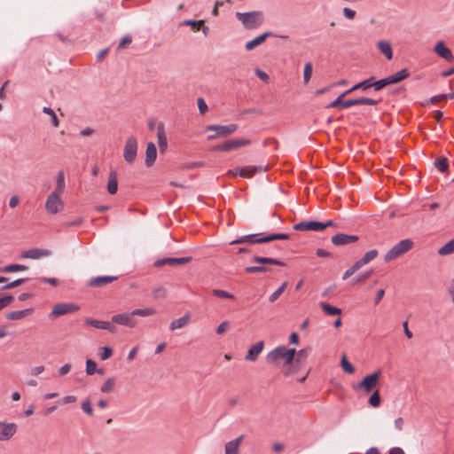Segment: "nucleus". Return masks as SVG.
<instances>
[{
    "instance_id": "f257e3e1",
    "label": "nucleus",
    "mask_w": 454,
    "mask_h": 454,
    "mask_svg": "<svg viewBox=\"0 0 454 454\" xmlns=\"http://www.w3.org/2000/svg\"><path fill=\"white\" fill-rule=\"evenodd\" d=\"M296 350L294 348H287L286 346H278L270 351L266 356L268 363H275L279 359L284 360L285 366L284 374L289 376L293 373L291 364L294 361Z\"/></svg>"
},
{
    "instance_id": "f03ea898",
    "label": "nucleus",
    "mask_w": 454,
    "mask_h": 454,
    "mask_svg": "<svg viewBox=\"0 0 454 454\" xmlns=\"http://www.w3.org/2000/svg\"><path fill=\"white\" fill-rule=\"evenodd\" d=\"M236 18L247 29H254L262 24V14L259 12H236Z\"/></svg>"
},
{
    "instance_id": "7ed1b4c3",
    "label": "nucleus",
    "mask_w": 454,
    "mask_h": 454,
    "mask_svg": "<svg viewBox=\"0 0 454 454\" xmlns=\"http://www.w3.org/2000/svg\"><path fill=\"white\" fill-rule=\"evenodd\" d=\"M381 376L380 371H376L371 374L366 375L360 382L353 385V389L355 391L362 390L365 394H369L373 391V389L378 385L379 380Z\"/></svg>"
},
{
    "instance_id": "20e7f679",
    "label": "nucleus",
    "mask_w": 454,
    "mask_h": 454,
    "mask_svg": "<svg viewBox=\"0 0 454 454\" xmlns=\"http://www.w3.org/2000/svg\"><path fill=\"white\" fill-rule=\"evenodd\" d=\"M330 226H336L333 220H328L325 223L318 221H302L294 224V229L298 231H322Z\"/></svg>"
},
{
    "instance_id": "39448f33",
    "label": "nucleus",
    "mask_w": 454,
    "mask_h": 454,
    "mask_svg": "<svg viewBox=\"0 0 454 454\" xmlns=\"http://www.w3.org/2000/svg\"><path fill=\"white\" fill-rule=\"evenodd\" d=\"M413 247V242L410 239H405L395 245L387 253L385 254L384 261L389 262L397 257L403 255Z\"/></svg>"
},
{
    "instance_id": "423d86ee",
    "label": "nucleus",
    "mask_w": 454,
    "mask_h": 454,
    "mask_svg": "<svg viewBox=\"0 0 454 454\" xmlns=\"http://www.w3.org/2000/svg\"><path fill=\"white\" fill-rule=\"evenodd\" d=\"M61 193L51 192L45 201V209L50 215H56L61 212L65 204L60 197Z\"/></svg>"
},
{
    "instance_id": "0eeeda50",
    "label": "nucleus",
    "mask_w": 454,
    "mask_h": 454,
    "mask_svg": "<svg viewBox=\"0 0 454 454\" xmlns=\"http://www.w3.org/2000/svg\"><path fill=\"white\" fill-rule=\"evenodd\" d=\"M237 129L238 125L234 123L228 125H208L206 127V130L216 132L215 135H209L207 140H214L217 137H225L234 133Z\"/></svg>"
},
{
    "instance_id": "6e6552de",
    "label": "nucleus",
    "mask_w": 454,
    "mask_h": 454,
    "mask_svg": "<svg viewBox=\"0 0 454 454\" xmlns=\"http://www.w3.org/2000/svg\"><path fill=\"white\" fill-rule=\"evenodd\" d=\"M138 150L137 140L134 137H129L126 139L124 150H123V158L125 161L129 164H132L137 159Z\"/></svg>"
},
{
    "instance_id": "1a4fd4ad",
    "label": "nucleus",
    "mask_w": 454,
    "mask_h": 454,
    "mask_svg": "<svg viewBox=\"0 0 454 454\" xmlns=\"http://www.w3.org/2000/svg\"><path fill=\"white\" fill-rule=\"evenodd\" d=\"M250 143H251V141L249 139L234 138V139L227 140V141L223 142V144H220V145L215 146L214 150L228 152V151H232V150L238 149L239 147L247 146V145H250Z\"/></svg>"
},
{
    "instance_id": "9d476101",
    "label": "nucleus",
    "mask_w": 454,
    "mask_h": 454,
    "mask_svg": "<svg viewBox=\"0 0 454 454\" xmlns=\"http://www.w3.org/2000/svg\"><path fill=\"white\" fill-rule=\"evenodd\" d=\"M262 171H266V168H263L262 166H246L230 170L229 175L233 176H240L242 177L249 178L253 176L256 172Z\"/></svg>"
},
{
    "instance_id": "9b49d317",
    "label": "nucleus",
    "mask_w": 454,
    "mask_h": 454,
    "mask_svg": "<svg viewBox=\"0 0 454 454\" xmlns=\"http://www.w3.org/2000/svg\"><path fill=\"white\" fill-rule=\"evenodd\" d=\"M134 317L132 311L130 313L117 314L112 317V322L120 325L134 328L137 325V320Z\"/></svg>"
},
{
    "instance_id": "f8f14e48",
    "label": "nucleus",
    "mask_w": 454,
    "mask_h": 454,
    "mask_svg": "<svg viewBox=\"0 0 454 454\" xmlns=\"http://www.w3.org/2000/svg\"><path fill=\"white\" fill-rule=\"evenodd\" d=\"M79 309L80 307L74 303H58L53 307L51 315L55 317H60L69 313L75 312L79 310Z\"/></svg>"
},
{
    "instance_id": "ddd939ff",
    "label": "nucleus",
    "mask_w": 454,
    "mask_h": 454,
    "mask_svg": "<svg viewBox=\"0 0 454 454\" xmlns=\"http://www.w3.org/2000/svg\"><path fill=\"white\" fill-rule=\"evenodd\" d=\"M0 428V442L9 441L18 431V426L13 422H4Z\"/></svg>"
},
{
    "instance_id": "4468645a",
    "label": "nucleus",
    "mask_w": 454,
    "mask_h": 454,
    "mask_svg": "<svg viewBox=\"0 0 454 454\" xmlns=\"http://www.w3.org/2000/svg\"><path fill=\"white\" fill-rule=\"evenodd\" d=\"M434 53L448 62L453 61V54L451 51L445 45L444 42L439 41L434 47Z\"/></svg>"
},
{
    "instance_id": "2eb2a0df",
    "label": "nucleus",
    "mask_w": 454,
    "mask_h": 454,
    "mask_svg": "<svg viewBox=\"0 0 454 454\" xmlns=\"http://www.w3.org/2000/svg\"><path fill=\"white\" fill-rule=\"evenodd\" d=\"M190 258L189 257H180V258H174V257H168V258H162V259H158L154 262V266L155 267H162V266H165V265H171V266H174V265H181V264H185L187 262H190Z\"/></svg>"
},
{
    "instance_id": "dca6fc26",
    "label": "nucleus",
    "mask_w": 454,
    "mask_h": 454,
    "mask_svg": "<svg viewBox=\"0 0 454 454\" xmlns=\"http://www.w3.org/2000/svg\"><path fill=\"white\" fill-rule=\"evenodd\" d=\"M157 142L160 147V152L164 153L168 148V139L163 122H160L157 125Z\"/></svg>"
},
{
    "instance_id": "f3484780",
    "label": "nucleus",
    "mask_w": 454,
    "mask_h": 454,
    "mask_svg": "<svg viewBox=\"0 0 454 454\" xmlns=\"http://www.w3.org/2000/svg\"><path fill=\"white\" fill-rule=\"evenodd\" d=\"M263 347H264L263 340H260V341L256 342L255 344H254L253 346H251L249 348V349L247 350V352L245 356V359L247 361H251V362L256 361L259 355L262 352Z\"/></svg>"
},
{
    "instance_id": "a211bd4d",
    "label": "nucleus",
    "mask_w": 454,
    "mask_h": 454,
    "mask_svg": "<svg viewBox=\"0 0 454 454\" xmlns=\"http://www.w3.org/2000/svg\"><path fill=\"white\" fill-rule=\"evenodd\" d=\"M157 158V148L154 143L148 142L146 145L145 165L147 168L152 167Z\"/></svg>"
},
{
    "instance_id": "6ab92c4d",
    "label": "nucleus",
    "mask_w": 454,
    "mask_h": 454,
    "mask_svg": "<svg viewBox=\"0 0 454 454\" xmlns=\"http://www.w3.org/2000/svg\"><path fill=\"white\" fill-rule=\"evenodd\" d=\"M358 237L356 235H348L344 233H339L332 237V242L335 246H343L356 242Z\"/></svg>"
},
{
    "instance_id": "aec40b11",
    "label": "nucleus",
    "mask_w": 454,
    "mask_h": 454,
    "mask_svg": "<svg viewBox=\"0 0 454 454\" xmlns=\"http://www.w3.org/2000/svg\"><path fill=\"white\" fill-rule=\"evenodd\" d=\"M51 251L48 249L43 248H32L29 250H27L21 254L22 258H28V259H40L42 257H47L51 255Z\"/></svg>"
},
{
    "instance_id": "412c9836",
    "label": "nucleus",
    "mask_w": 454,
    "mask_h": 454,
    "mask_svg": "<svg viewBox=\"0 0 454 454\" xmlns=\"http://www.w3.org/2000/svg\"><path fill=\"white\" fill-rule=\"evenodd\" d=\"M85 323H86V325L95 327L97 329L107 330L111 333L115 332V327L111 325V323L106 322V321L87 318L85 320Z\"/></svg>"
},
{
    "instance_id": "4be33fe9",
    "label": "nucleus",
    "mask_w": 454,
    "mask_h": 454,
    "mask_svg": "<svg viewBox=\"0 0 454 454\" xmlns=\"http://www.w3.org/2000/svg\"><path fill=\"white\" fill-rule=\"evenodd\" d=\"M262 239H263V237L257 239L255 234H249V235H245V236L239 237V239L231 241V244L247 243L250 245H254V244L266 243V241H262Z\"/></svg>"
},
{
    "instance_id": "5701e85b",
    "label": "nucleus",
    "mask_w": 454,
    "mask_h": 454,
    "mask_svg": "<svg viewBox=\"0 0 454 454\" xmlns=\"http://www.w3.org/2000/svg\"><path fill=\"white\" fill-rule=\"evenodd\" d=\"M270 35H271L270 32H265V33L256 36L255 38H254L253 40H251L246 43V45H245L246 50L252 51L255 47H257V46L261 45L262 43H264L265 40Z\"/></svg>"
},
{
    "instance_id": "b1692460",
    "label": "nucleus",
    "mask_w": 454,
    "mask_h": 454,
    "mask_svg": "<svg viewBox=\"0 0 454 454\" xmlns=\"http://www.w3.org/2000/svg\"><path fill=\"white\" fill-rule=\"evenodd\" d=\"M190 319H191V314H190V312H187L185 315H184L180 318L173 320L169 325V328L171 331H176V330L181 329L189 324Z\"/></svg>"
},
{
    "instance_id": "393cba45",
    "label": "nucleus",
    "mask_w": 454,
    "mask_h": 454,
    "mask_svg": "<svg viewBox=\"0 0 454 454\" xmlns=\"http://www.w3.org/2000/svg\"><path fill=\"white\" fill-rule=\"evenodd\" d=\"M118 190V180H117V172L114 169H111L109 173L108 182H107V192L110 194H115Z\"/></svg>"
},
{
    "instance_id": "a878e982",
    "label": "nucleus",
    "mask_w": 454,
    "mask_h": 454,
    "mask_svg": "<svg viewBox=\"0 0 454 454\" xmlns=\"http://www.w3.org/2000/svg\"><path fill=\"white\" fill-rule=\"evenodd\" d=\"M243 438H244V436L240 435L237 439L228 442L225 444V448H224L225 454H239V445H240Z\"/></svg>"
},
{
    "instance_id": "bb28decb",
    "label": "nucleus",
    "mask_w": 454,
    "mask_h": 454,
    "mask_svg": "<svg viewBox=\"0 0 454 454\" xmlns=\"http://www.w3.org/2000/svg\"><path fill=\"white\" fill-rule=\"evenodd\" d=\"M117 278L113 276H100L90 279L89 285L91 286H103L113 282Z\"/></svg>"
},
{
    "instance_id": "cd10ccee",
    "label": "nucleus",
    "mask_w": 454,
    "mask_h": 454,
    "mask_svg": "<svg viewBox=\"0 0 454 454\" xmlns=\"http://www.w3.org/2000/svg\"><path fill=\"white\" fill-rule=\"evenodd\" d=\"M379 51L388 59L393 58V50L391 44L387 41H380L377 43Z\"/></svg>"
},
{
    "instance_id": "c85d7f7f",
    "label": "nucleus",
    "mask_w": 454,
    "mask_h": 454,
    "mask_svg": "<svg viewBox=\"0 0 454 454\" xmlns=\"http://www.w3.org/2000/svg\"><path fill=\"white\" fill-rule=\"evenodd\" d=\"M33 312V309H25L21 310L11 311L6 315L9 320H20Z\"/></svg>"
},
{
    "instance_id": "c756f323",
    "label": "nucleus",
    "mask_w": 454,
    "mask_h": 454,
    "mask_svg": "<svg viewBox=\"0 0 454 454\" xmlns=\"http://www.w3.org/2000/svg\"><path fill=\"white\" fill-rule=\"evenodd\" d=\"M253 261L254 262L260 263V264H271V265H278L283 266L284 262L278 259L274 258H269V257H262V256H254L253 258Z\"/></svg>"
},
{
    "instance_id": "7c9ffc66",
    "label": "nucleus",
    "mask_w": 454,
    "mask_h": 454,
    "mask_svg": "<svg viewBox=\"0 0 454 454\" xmlns=\"http://www.w3.org/2000/svg\"><path fill=\"white\" fill-rule=\"evenodd\" d=\"M65 174L63 171H59L57 176L56 187L53 192L62 194L65 192Z\"/></svg>"
},
{
    "instance_id": "2f4dec72",
    "label": "nucleus",
    "mask_w": 454,
    "mask_h": 454,
    "mask_svg": "<svg viewBox=\"0 0 454 454\" xmlns=\"http://www.w3.org/2000/svg\"><path fill=\"white\" fill-rule=\"evenodd\" d=\"M322 310L328 316H340L341 309L333 307L328 303L322 302L320 304Z\"/></svg>"
},
{
    "instance_id": "473e14b6",
    "label": "nucleus",
    "mask_w": 454,
    "mask_h": 454,
    "mask_svg": "<svg viewBox=\"0 0 454 454\" xmlns=\"http://www.w3.org/2000/svg\"><path fill=\"white\" fill-rule=\"evenodd\" d=\"M454 253V239L448 241L438 249V254L442 256L450 255Z\"/></svg>"
},
{
    "instance_id": "72a5a7b5",
    "label": "nucleus",
    "mask_w": 454,
    "mask_h": 454,
    "mask_svg": "<svg viewBox=\"0 0 454 454\" xmlns=\"http://www.w3.org/2000/svg\"><path fill=\"white\" fill-rule=\"evenodd\" d=\"M378 256V251L376 249L370 250L366 252L364 256L358 260V262L363 265L368 264L370 262L374 260Z\"/></svg>"
},
{
    "instance_id": "f704fd0d",
    "label": "nucleus",
    "mask_w": 454,
    "mask_h": 454,
    "mask_svg": "<svg viewBox=\"0 0 454 454\" xmlns=\"http://www.w3.org/2000/svg\"><path fill=\"white\" fill-rule=\"evenodd\" d=\"M27 269V266L22 264H9L4 267H0V272L8 273V272H15L26 270Z\"/></svg>"
},
{
    "instance_id": "c9c22d12",
    "label": "nucleus",
    "mask_w": 454,
    "mask_h": 454,
    "mask_svg": "<svg viewBox=\"0 0 454 454\" xmlns=\"http://www.w3.org/2000/svg\"><path fill=\"white\" fill-rule=\"evenodd\" d=\"M372 80H373V77H371L367 80H364L356 85H354L351 89L348 90L349 92L351 91H354V90H367L371 87H372Z\"/></svg>"
},
{
    "instance_id": "e433bc0d",
    "label": "nucleus",
    "mask_w": 454,
    "mask_h": 454,
    "mask_svg": "<svg viewBox=\"0 0 454 454\" xmlns=\"http://www.w3.org/2000/svg\"><path fill=\"white\" fill-rule=\"evenodd\" d=\"M156 313V310L153 308L136 309L132 310V315L139 317H149Z\"/></svg>"
},
{
    "instance_id": "4c0bfd02",
    "label": "nucleus",
    "mask_w": 454,
    "mask_h": 454,
    "mask_svg": "<svg viewBox=\"0 0 454 454\" xmlns=\"http://www.w3.org/2000/svg\"><path fill=\"white\" fill-rule=\"evenodd\" d=\"M363 265L356 261L349 269H348L342 275V279L346 280L354 275L359 269H361Z\"/></svg>"
},
{
    "instance_id": "58836bf2",
    "label": "nucleus",
    "mask_w": 454,
    "mask_h": 454,
    "mask_svg": "<svg viewBox=\"0 0 454 454\" xmlns=\"http://www.w3.org/2000/svg\"><path fill=\"white\" fill-rule=\"evenodd\" d=\"M96 372L102 374L103 370H97V364L92 359H88L86 361V372L88 375H93Z\"/></svg>"
},
{
    "instance_id": "ea45409f",
    "label": "nucleus",
    "mask_w": 454,
    "mask_h": 454,
    "mask_svg": "<svg viewBox=\"0 0 454 454\" xmlns=\"http://www.w3.org/2000/svg\"><path fill=\"white\" fill-rule=\"evenodd\" d=\"M204 21L202 20H185L182 22L181 25L191 27L194 31H200L201 25H203Z\"/></svg>"
},
{
    "instance_id": "a19ab883",
    "label": "nucleus",
    "mask_w": 454,
    "mask_h": 454,
    "mask_svg": "<svg viewBox=\"0 0 454 454\" xmlns=\"http://www.w3.org/2000/svg\"><path fill=\"white\" fill-rule=\"evenodd\" d=\"M368 403L373 407V408H377L380 405L381 403V398H380V392L379 390H375L372 395L370 396L369 400H368Z\"/></svg>"
},
{
    "instance_id": "79ce46f5",
    "label": "nucleus",
    "mask_w": 454,
    "mask_h": 454,
    "mask_svg": "<svg viewBox=\"0 0 454 454\" xmlns=\"http://www.w3.org/2000/svg\"><path fill=\"white\" fill-rule=\"evenodd\" d=\"M43 113L50 115V118H51V123L52 125L55 127V128H58L59 126V121L55 114V112L50 108V107H47V106H44L43 108Z\"/></svg>"
},
{
    "instance_id": "37998d69",
    "label": "nucleus",
    "mask_w": 454,
    "mask_h": 454,
    "mask_svg": "<svg viewBox=\"0 0 454 454\" xmlns=\"http://www.w3.org/2000/svg\"><path fill=\"white\" fill-rule=\"evenodd\" d=\"M287 286V282H284L273 294H271L269 297L270 302L276 301L279 296L285 292Z\"/></svg>"
},
{
    "instance_id": "c03bdc74",
    "label": "nucleus",
    "mask_w": 454,
    "mask_h": 454,
    "mask_svg": "<svg viewBox=\"0 0 454 454\" xmlns=\"http://www.w3.org/2000/svg\"><path fill=\"white\" fill-rule=\"evenodd\" d=\"M115 385V380L114 378L107 379L101 386V392L110 393L113 391Z\"/></svg>"
},
{
    "instance_id": "a18cd8bd",
    "label": "nucleus",
    "mask_w": 454,
    "mask_h": 454,
    "mask_svg": "<svg viewBox=\"0 0 454 454\" xmlns=\"http://www.w3.org/2000/svg\"><path fill=\"white\" fill-rule=\"evenodd\" d=\"M434 165L440 172L443 173L447 170L449 162L446 158L442 157L435 160Z\"/></svg>"
},
{
    "instance_id": "49530a36",
    "label": "nucleus",
    "mask_w": 454,
    "mask_h": 454,
    "mask_svg": "<svg viewBox=\"0 0 454 454\" xmlns=\"http://www.w3.org/2000/svg\"><path fill=\"white\" fill-rule=\"evenodd\" d=\"M167 293L168 292H167V289L165 287L158 286V287H155L153 290V296L156 300H161V299L166 298Z\"/></svg>"
},
{
    "instance_id": "de8ad7c7",
    "label": "nucleus",
    "mask_w": 454,
    "mask_h": 454,
    "mask_svg": "<svg viewBox=\"0 0 454 454\" xmlns=\"http://www.w3.org/2000/svg\"><path fill=\"white\" fill-rule=\"evenodd\" d=\"M289 235L286 233L270 234L263 237L262 241L270 242L277 239H288Z\"/></svg>"
},
{
    "instance_id": "09e8293b",
    "label": "nucleus",
    "mask_w": 454,
    "mask_h": 454,
    "mask_svg": "<svg viewBox=\"0 0 454 454\" xmlns=\"http://www.w3.org/2000/svg\"><path fill=\"white\" fill-rule=\"evenodd\" d=\"M348 93L349 91L348 90L342 94H340L336 99H334L333 102L329 104L328 107L341 109V105L343 102L342 98Z\"/></svg>"
},
{
    "instance_id": "8fccbe9b",
    "label": "nucleus",
    "mask_w": 454,
    "mask_h": 454,
    "mask_svg": "<svg viewBox=\"0 0 454 454\" xmlns=\"http://www.w3.org/2000/svg\"><path fill=\"white\" fill-rule=\"evenodd\" d=\"M312 64L310 62L306 63L303 70L304 83H308L309 82L312 75Z\"/></svg>"
},
{
    "instance_id": "3c124183",
    "label": "nucleus",
    "mask_w": 454,
    "mask_h": 454,
    "mask_svg": "<svg viewBox=\"0 0 454 454\" xmlns=\"http://www.w3.org/2000/svg\"><path fill=\"white\" fill-rule=\"evenodd\" d=\"M340 365L343 371L347 373L351 374L355 372L354 366L348 361L345 356L341 358Z\"/></svg>"
},
{
    "instance_id": "603ef678",
    "label": "nucleus",
    "mask_w": 454,
    "mask_h": 454,
    "mask_svg": "<svg viewBox=\"0 0 454 454\" xmlns=\"http://www.w3.org/2000/svg\"><path fill=\"white\" fill-rule=\"evenodd\" d=\"M372 275V270H369V271H366L363 274H360L359 276H357L356 278H355L352 282H353V285H357V284H361V283H364V281H366Z\"/></svg>"
},
{
    "instance_id": "864d4df0",
    "label": "nucleus",
    "mask_w": 454,
    "mask_h": 454,
    "mask_svg": "<svg viewBox=\"0 0 454 454\" xmlns=\"http://www.w3.org/2000/svg\"><path fill=\"white\" fill-rule=\"evenodd\" d=\"M113 355V349L110 347H103L99 349L100 359L105 361L110 358Z\"/></svg>"
},
{
    "instance_id": "5fc2aeb1",
    "label": "nucleus",
    "mask_w": 454,
    "mask_h": 454,
    "mask_svg": "<svg viewBox=\"0 0 454 454\" xmlns=\"http://www.w3.org/2000/svg\"><path fill=\"white\" fill-rule=\"evenodd\" d=\"M395 83H397L409 76V73L406 69H403L395 74L391 75Z\"/></svg>"
},
{
    "instance_id": "6e6d98bb",
    "label": "nucleus",
    "mask_w": 454,
    "mask_h": 454,
    "mask_svg": "<svg viewBox=\"0 0 454 454\" xmlns=\"http://www.w3.org/2000/svg\"><path fill=\"white\" fill-rule=\"evenodd\" d=\"M356 106L358 105H370L375 106L378 104V100L370 98H360L356 99Z\"/></svg>"
},
{
    "instance_id": "4d7b16f0",
    "label": "nucleus",
    "mask_w": 454,
    "mask_h": 454,
    "mask_svg": "<svg viewBox=\"0 0 454 454\" xmlns=\"http://www.w3.org/2000/svg\"><path fill=\"white\" fill-rule=\"evenodd\" d=\"M26 280H27L26 278L16 279L14 281H12V282L6 284L5 286H2L0 289L7 290V289H12V288L17 287L20 285L23 284Z\"/></svg>"
},
{
    "instance_id": "13d9d810",
    "label": "nucleus",
    "mask_w": 454,
    "mask_h": 454,
    "mask_svg": "<svg viewBox=\"0 0 454 454\" xmlns=\"http://www.w3.org/2000/svg\"><path fill=\"white\" fill-rule=\"evenodd\" d=\"M212 294L220 298H227V299H232L233 295L226 291L220 290V289H214L212 291Z\"/></svg>"
},
{
    "instance_id": "bf43d9fd",
    "label": "nucleus",
    "mask_w": 454,
    "mask_h": 454,
    "mask_svg": "<svg viewBox=\"0 0 454 454\" xmlns=\"http://www.w3.org/2000/svg\"><path fill=\"white\" fill-rule=\"evenodd\" d=\"M247 273H257V272H266L268 269L263 266H248L246 268Z\"/></svg>"
},
{
    "instance_id": "052dcab7",
    "label": "nucleus",
    "mask_w": 454,
    "mask_h": 454,
    "mask_svg": "<svg viewBox=\"0 0 454 454\" xmlns=\"http://www.w3.org/2000/svg\"><path fill=\"white\" fill-rule=\"evenodd\" d=\"M82 409L86 414L90 416L93 414V409L89 400H85L82 403Z\"/></svg>"
},
{
    "instance_id": "680f3d73",
    "label": "nucleus",
    "mask_w": 454,
    "mask_h": 454,
    "mask_svg": "<svg viewBox=\"0 0 454 454\" xmlns=\"http://www.w3.org/2000/svg\"><path fill=\"white\" fill-rule=\"evenodd\" d=\"M13 300L12 295H6L0 298V310L9 305Z\"/></svg>"
},
{
    "instance_id": "e2e57ef3",
    "label": "nucleus",
    "mask_w": 454,
    "mask_h": 454,
    "mask_svg": "<svg viewBox=\"0 0 454 454\" xmlns=\"http://www.w3.org/2000/svg\"><path fill=\"white\" fill-rule=\"evenodd\" d=\"M198 108L200 114H204L207 111V106L202 98L197 100Z\"/></svg>"
},
{
    "instance_id": "0e129e2a",
    "label": "nucleus",
    "mask_w": 454,
    "mask_h": 454,
    "mask_svg": "<svg viewBox=\"0 0 454 454\" xmlns=\"http://www.w3.org/2000/svg\"><path fill=\"white\" fill-rule=\"evenodd\" d=\"M254 72H255V74H256V75H257V76H258L262 81H263V82H269L270 77H269V75H268V74H267L266 72H264V71H262V70H261V69H259V68L255 69V71H254Z\"/></svg>"
},
{
    "instance_id": "69168bd1",
    "label": "nucleus",
    "mask_w": 454,
    "mask_h": 454,
    "mask_svg": "<svg viewBox=\"0 0 454 454\" xmlns=\"http://www.w3.org/2000/svg\"><path fill=\"white\" fill-rule=\"evenodd\" d=\"M228 328H229V323L227 321H223L216 328V333L223 334L228 330Z\"/></svg>"
},
{
    "instance_id": "338daca9",
    "label": "nucleus",
    "mask_w": 454,
    "mask_h": 454,
    "mask_svg": "<svg viewBox=\"0 0 454 454\" xmlns=\"http://www.w3.org/2000/svg\"><path fill=\"white\" fill-rule=\"evenodd\" d=\"M372 87L374 88V90L376 91L380 90L381 89L386 87V82H384L383 79L379 80V81H374V79H373L372 80Z\"/></svg>"
},
{
    "instance_id": "774afa93",
    "label": "nucleus",
    "mask_w": 454,
    "mask_h": 454,
    "mask_svg": "<svg viewBox=\"0 0 454 454\" xmlns=\"http://www.w3.org/2000/svg\"><path fill=\"white\" fill-rule=\"evenodd\" d=\"M343 15L348 20H353L356 16V12L352 9L345 7L343 9Z\"/></svg>"
}]
</instances>
